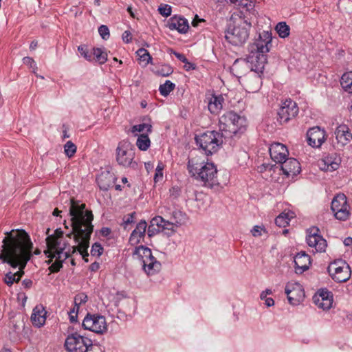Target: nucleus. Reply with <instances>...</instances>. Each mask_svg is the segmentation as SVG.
Listing matches in <instances>:
<instances>
[{"label": "nucleus", "mask_w": 352, "mask_h": 352, "mask_svg": "<svg viewBox=\"0 0 352 352\" xmlns=\"http://www.w3.org/2000/svg\"><path fill=\"white\" fill-rule=\"evenodd\" d=\"M2 243L0 260L19 269L15 273L9 272L5 275L4 282L11 286L14 282L18 283L24 274V269L32 256L33 243L29 234L21 229L5 232Z\"/></svg>", "instance_id": "obj_1"}, {"label": "nucleus", "mask_w": 352, "mask_h": 352, "mask_svg": "<svg viewBox=\"0 0 352 352\" xmlns=\"http://www.w3.org/2000/svg\"><path fill=\"white\" fill-rule=\"evenodd\" d=\"M69 215L72 230L66 234L73 236L77 246L72 247V253L78 251L85 262H88L87 249L89 246L91 235L94 231V215L91 210L86 209L85 204H80L74 198L70 199Z\"/></svg>", "instance_id": "obj_2"}, {"label": "nucleus", "mask_w": 352, "mask_h": 352, "mask_svg": "<svg viewBox=\"0 0 352 352\" xmlns=\"http://www.w3.org/2000/svg\"><path fill=\"white\" fill-rule=\"evenodd\" d=\"M50 229L46 231L47 236L46 238L47 250L44 251L45 254L50 258L48 261L50 263L54 258L56 261L52 263L49 270L50 272H58L63 267V262L70 256V252H64L67 245V242L63 240V232L59 228L54 231V233L50 234Z\"/></svg>", "instance_id": "obj_3"}, {"label": "nucleus", "mask_w": 352, "mask_h": 352, "mask_svg": "<svg viewBox=\"0 0 352 352\" xmlns=\"http://www.w3.org/2000/svg\"><path fill=\"white\" fill-rule=\"evenodd\" d=\"M188 169L189 173L197 180L202 182L206 186L210 188L218 186L217 169L212 162L201 163L197 157L188 160Z\"/></svg>", "instance_id": "obj_4"}, {"label": "nucleus", "mask_w": 352, "mask_h": 352, "mask_svg": "<svg viewBox=\"0 0 352 352\" xmlns=\"http://www.w3.org/2000/svg\"><path fill=\"white\" fill-rule=\"evenodd\" d=\"M251 26V23L248 22L245 17L234 13L230 17L225 38L234 45H242L249 37V30Z\"/></svg>", "instance_id": "obj_5"}, {"label": "nucleus", "mask_w": 352, "mask_h": 352, "mask_svg": "<svg viewBox=\"0 0 352 352\" xmlns=\"http://www.w3.org/2000/svg\"><path fill=\"white\" fill-rule=\"evenodd\" d=\"M245 119L233 111H229L219 119V128L225 136H232L243 132L245 126Z\"/></svg>", "instance_id": "obj_6"}, {"label": "nucleus", "mask_w": 352, "mask_h": 352, "mask_svg": "<svg viewBox=\"0 0 352 352\" xmlns=\"http://www.w3.org/2000/svg\"><path fill=\"white\" fill-rule=\"evenodd\" d=\"M65 346L68 352H91L100 349L98 346L93 344L91 339L78 333H72L67 337Z\"/></svg>", "instance_id": "obj_7"}, {"label": "nucleus", "mask_w": 352, "mask_h": 352, "mask_svg": "<svg viewBox=\"0 0 352 352\" xmlns=\"http://www.w3.org/2000/svg\"><path fill=\"white\" fill-rule=\"evenodd\" d=\"M223 134L216 131H207L196 135L197 144L208 155L218 151L223 143Z\"/></svg>", "instance_id": "obj_8"}, {"label": "nucleus", "mask_w": 352, "mask_h": 352, "mask_svg": "<svg viewBox=\"0 0 352 352\" xmlns=\"http://www.w3.org/2000/svg\"><path fill=\"white\" fill-rule=\"evenodd\" d=\"M134 158L135 149L131 142L127 140L120 142L116 148L118 164L124 167L135 168L137 163Z\"/></svg>", "instance_id": "obj_9"}, {"label": "nucleus", "mask_w": 352, "mask_h": 352, "mask_svg": "<svg viewBox=\"0 0 352 352\" xmlns=\"http://www.w3.org/2000/svg\"><path fill=\"white\" fill-rule=\"evenodd\" d=\"M267 63L266 54L263 53H252L250 52L247 60H236L232 65V69L237 72L239 67L241 66H245L247 68H250L249 63L251 65V71L258 74L262 72L265 65Z\"/></svg>", "instance_id": "obj_10"}, {"label": "nucleus", "mask_w": 352, "mask_h": 352, "mask_svg": "<svg viewBox=\"0 0 352 352\" xmlns=\"http://www.w3.org/2000/svg\"><path fill=\"white\" fill-rule=\"evenodd\" d=\"M331 209L334 217L338 220L346 221L350 216V207L344 194H338L333 197Z\"/></svg>", "instance_id": "obj_11"}, {"label": "nucleus", "mask_w": 352, "mask_h": 352, "mask_svg": "<svg viewBox=\"0 0 352 352\" xmlns=\"http://www.w3.org/2000/svg\"><path fill=\"white\" fill-rule=\"evenodd\" d=\"M328 272L332 278L338 283L347 281L351 273L349 265L343 261L331 263L328 267Z\"/></svg>", "instance_id": "obj_12"}, {"label": "nucleus", "mask_w": 352, "mask_h": 352, "mask_svg": "<svg viewBox=\"0 0 352 352\" xmlns=\"http://www.w3.org/2000/svg\"><path fill=\"white\" fill-rule=\"evenodd\" d=\"M82 327L99 334H102L107 330L105 318L99 315L88 314L83 320Z\"/></svg>", "instance_id": "obj_13"}, {"label": "nucleus", "mask_w": 352, "mask_h": 352, "mask_svg": "<svg viewBox=\"0 0 352 352\" xmlns=\"http://www.w3.org/2000/svg\"><path fill=\"white\" fill-rule=\"evenodd\" d=\"M272 33L268 31H263L254 43L249 46V52L267 54L272 47Z\"/></svg>", "instance_id": "obj_14"}, {"label": "nucleus", "mask_w": 352, "mask_h": 352, "mask_svg": "<svg viewBox=\"0 0 352 352\" xmlns=\"http://www.w3.org/2000/svg\"><path fill=\"white\" fill-rule=\"evenodd\" d=\"M298 113V107L296 102L291 99L285 100L278 111L277 120L280 124L287 123Z\"/></svg>", "instance_id": "obj_15"}, {"label": "nucleus", "mask_w": 352, "mask_h": 352, "mask_svg": "<svg viewBox=\"0 0 352 352\" xmlns=\"http://www.w3.org/2000/svg\"><path fill=\"white\" fill-rule=\"evenodd\" d=\"M289 302L292 305H298L305 298L302 286L298 283H288L285 289Z\"/></svg>", "instance_id": "obj_16"}, {"label": "nucleus", "mask_w": 352, "mask_h": 352, "mask_svg": "<svg viewBox=\"0 0 352 352\" xmlns=\"http://www.w3.org/2000/svg\"><path fill=\"white\" fill-rule=\"evenodd\" d=\"M317 228H312L309 230L307 236V243L309 247L314 248L316 252H324L327 246L326 240L318 234Z\"/></svg>", "instance_id": "obj_17"}, {"label": "nucleus", "mask_w": 352, "mask_h": 352, "mask_svg": "<svg viewBox=\"0 0 352 352\" xmlns=\"http://www.w3.org/2000/svg\"><path fill=\"white\" fill-rule=\"evenodd\" d=\"M241 80L245 90L252 93L257 92L262 84L261 78L258 74L252 72H250Z\"/></svg>", "instance_id": "obj_18"}, {"label": "nucleus", "mask_w": 352, "mask_h": 352, "mask_svg": "<svg viewBox=\"0 0 352 352\" xmlns=\"http://www.w3.org/2000/svg\"><path fill=\"white\" fill-rule=\"evenodd\" d=\"M326 140V132L318 126L310 129L307 132V140L310 146L318 148Z\"/></svg>", "instance_id": "obj_19"}, {"label": "nucleus", "mask_w": 352, "mask_h": 352, "mask_svg": "<svg viewBox=\"0 0 352 352\" xmlns=\"http://www.w3.org/2000/svg\"><path fill=\"white\" fill-rule=\"evenodd\" d=\"M335 135L336 142H334V145L338 148H342L345 145L349 143L352 139V134L349 131V129L346 125L338 126L335 131Z\"/></svg>", "instance_id": "obj_20"}, {"label": "nucleus", "mask_w": 352, "mask_h": 352, "mask_svg": "<svg viewBox=\"0 0 352 352\" xmlns=\"http://www.w3.org/2000/svg\"><path fill=\"white\" fill-rule=\"evenodd\" d=\"M269 151L272 160L276 163L280 164L287 159L286 157L289 154L287 147L284 144L278 142L271 144Z\"/></svg>", "instance_id": "obj_21"}, {"label": "nucleus", "mask_w": 352, "mask_h": 352, "mask_svg": "<svg viewBox=\"0 0 352 352\" xmlns=\"http://www.w3.org/2000/svg\"><path fill=\"white\" fill-rule=\"evenodd\" d=\"M281 170L286 176L294 177L300 173L301 167L297 160L287 158L281 163Z\"/></svg>", "instance_id": "obj_22"}, {"label": "nucleus", "mask_w": 352, "mask_h": 352, "mask_svg": "<svg viewBox=\"0 0 352 352\" xmlns=\"http://www.w3.org/2000/svg\"><path fill=\"white\" fill-rule=\"evenodd\" d=\"M313 299L315 304L322 309H329L333 302L332 296L328 290L318 291Z\"/></svg>", "instance_id": "obj_23"}, {"label": "nucleus", "mask_w": 352, "mask_h": 352, "mask_svg": "<svg viewBox=\"0 0 352 352\" xmlns=\"http://www.w3.org/2000/svg\"><path fill=\"white\" fill-rule=\"evenodd\" d=\"M146 227L147 223L144 220L140 221L137 224L135 229L132 232L129 238V243L132 245H136L143 241Z\"/></svg>", "instance_id": "obj_24"}, {"label": "nucleus", "mask_w": 352, "mask_h": 352, "mask_svg": "<svg viewBox=\"0 0 352 352\" xmlns=\"http://www.w3.org/2000/svg\"><path fill=\"white\" fill-rule=\"evenodd\" d=\"M341 163L340 157L336 153H332L325 157L320 164V168L325 171L337 170Z\"/></svg>", "instance_id": "obj_25"}, {"label": "nucleus", "mask_w": 352, "mask_h": 352, "mask_svg": "<svg viewBox=\"0 0 352 352\" xmlns=\"http://www.w3.org/2000/svg\"><path fill=\"white\" fill-rule=\"evenodd\" d=\"M294 263L296 273L302 274L309 268L311 258L305 252H301L296 255Z\"/></svg>", "instance_id": "obj_26"}, {"label": "nucleus", "mask_w": 352, "mask_h": 352, "mask_svg": "<svg viewBox=\"0 0 352 352\" xmlns=\"http://www.w3.org/2000/svg\"><path fill=\"white\" fill-rule=\"evenodd\" d=\"M166 26L170 30H177L178 32L184 34L186 33L188 28V21L182 17L175 16L171 17L167 22Z\"/></svg>", "instance_id": "obj_27"}, {"label": "nucleus", "mask_w": 352, "mask_h": 352, "mask_svg": "<svg viewBox=\"0 0 352 352\" xmlns=\"http://www.w3.org/2000/svg\"><path fill=\"white\" fill-rule=\"evenodd\" d=\"M46 311L43 305H36L31 316V320L32 324L37 327L43 326L46 320Z\"/></svg>", "instance_id": "obj_28"}, {"label": "nucleus", "mask_w": 352, "mask_h": 352, "mask_svg": "<svg viewBox=\"0 0 352 352\" xmlns=\"http://www.w3.org/2000/svg\"><path fill=\"white\" fill-rule=\"evenodd\" d=\"M133 256L138 259L141 263H148L151 259L155 258L150 248L140 245L135 248Z\"/></svg>", "instance_id": "obj_29"}, {"label": "nucleus", "mask_w": 352, "mask_h": 352, "mask_svg": "<svg viewBox=\"0 0 352 352\" xmlns=\"http://www.w3.org/2000/svg\"><path fill=\"white\" fill-rule=\"evenodd\" d=\"M223 102L224 98L221 95H213L208 102L209 111L214 114L218 113L222 109Z\"/></svg>", "instance_id": "obj_30"}, {"label": "nucleus", "mask_w": 352, "mask_h": 352, "mask_svg": "<svg viewBox=\"0 0 352 352\" xmlns=\"http://www.w3.org/2000/svg\"><path fill=\"white\" fill-rule=\"evenodd\" d=\"M144 271L148 276L153 275L161 269V263L157 261L155 258L151 259L148 263H144L142 264Z\"/></svg>", "instance_id": "obj_31"}, {"label": "nucleus", "mask_w": 352, "mask_h": 352, "mask_svg": "<svg viewBox=\"0 0 352 352\" xmlns=\"http://www.w3.org/2000/svg\"><path fill=\"white\" fill-rule=\"evenodd\" d=\"M340 85L345 91L352 94V72L344 73L342 76Z\"/></svg>", "instance_id": "obj_32"}, {"label": "nucleus", "mask_w": 352, "mask_h": 352, "mask_svg": "<svg viewBox=\"0 0 352 352\" xmlns=\"http://www.w3.org/2000/svg\"><path fill=\"white\" fill-rule=\"evenodd\" d=\"M169 219L173 221L176 227L184 223L186 219V214L180 210H175L170 213Z\"/></svg>", "instance_id": "obj_33"}, {"label": "nucleus", "mask_w": 352, "mask_h": 352, "mask_svg": "<svg viewBox=\"0 0 352 352\" xmlns=\"http://www.w3.org/2000/svg\"><path fill=\"white\" fill-rule=\"evenodd\" d=\"M292 212H282L275 219V223L278 227H286L289 224V221L294 217Z\"/></svg>", "instance_id": "obj_34"}, {"label": "nucleus", "mask_w": 352, "mask_h": 352, "mask_svg": "<svg viewBox=\"0 0 352 352\" xmlns=\"http://www.w3.org/2000/svg\"><path fill=\"white\" fill-rule=\"evenodd\" d=\"M92 60L104 64L107 60V54L100 48L92 49Z\"/></svg>", "instance_id": "obj_35"}, {"label": "nucleus", "mask_w": 352, "mask_h": 352, "mask_svg": "<svg viewBox=\"0 0 352 352\" xmlns=\"http://www.w3.org/2000/svg\"><path fill=\"white\" fill-rule=\"evenodd\" d=\"M111 176H109L108 174L104 175H101L98 179V184L100 189L103 190H108L112 185L111 181Z\"/></svg>", "instance_id": "obj_36"}, {"label": "nucleus", "mask_w": 352, "mask_h": 352, "mask_svg": "<svg viewBox=\"0 0 352 352\" xmlns=\"http://www.w3.org/2000/svg\"><path fill=\"white\" fill-rule=\"evenodd\" d=\"M150 140L148 135L141 134L137 140V146L142 151H146L150 146Z\"/></svg>", "instance_id": "obj_37"}, {"label": "nucleus", "mask_w": 352, "mask_h": 352, "mask_svg": "<svg viewBox=\"0 0 352 352\" xmlns=\"http://www.w3.org/2000/svg\"><path fill=\"white\" fill-rule=\"evenodd\" d=\"M275 30L281 38H286L289 35L290 28L285 22L278 23Z\"/></svg>", "instance_id": "obj_38"}, {"label": "nucleus", "mask_w": 352, "mask_h": 352, "mask_svg": "<svg viewBox=\"0 0 352 352\" xmlns=\"http://www.w3.org/2000/svg\"><path fill=\"white\" fill-rule=\"evenodd\" d=\"M175 87L174 83L170 80H166L165 83L160 86L159 90L162 96H166L175 89Z\"/></svg>", "instance_id": "obj_39"}, {"label": "nucleus", "mask_w": 352, "mask_h": 352, "mask_svg": "<svg viewBox=\"0 0 352 352\" xmlns=\"http://www.w3.org/2000/svg\"><path fill=\"white\" fill-rule=\"evenodd\" d=\"M136 54L139 56L140 60L142 62H144L146 65H148L151 60V56H150L148 52L144 48L139 49Z\"/></svg>", "instance_id": "obj_40"}, {"label": "nucleus", "mask_w": 352, "mask_h": 352, "mask_svg": "<svg viewBox=\"0 0 352 352\" xmlns=\"http://www.w3.org/2000/svg\"><path fill=\"white\" fill-rule=\"evenodd\" d=\"M64 152L68 157H72L76 152V146L71 141H68L64 146Z\"/></svg>", "instance_id": "obj_41"}, {"label": "nucleus", "mask_w": 352, "mask_h": 352, "mask_svg": "<svg viewBox=\"0 0 352 352\" xmlns=\"http://www.w3.org/2000/svg\"><path fill=\"white\" fill-rule=\"evenodd\" d=\"M23 61L25 65H28L30 68L32 69V72L34 74H35L37 77H39L41 79L44 78L43 76H38V74H36V69H37V67H36L35 61L34 60L33 58H32L31 57L27 56V57H25L23 58Z\"/></svg>", "instance_id": "obj_42"}, {"label": "nucleus", "mask_w": 352, "mask_h": 352, "mask_svg": "<svg viewBox=\"0 0 352 352\" xmlns=\"http://www.w3.org/2000/svg\"><path fill=\"white\" fill-rule=\"evenodd\" d=\"M152 126L150 124L142 123L138 125H134L132 128V132H151Z\"/></svg>", "instance_id": "obj_43"}, {"label": "nucleus", "mask_w": 352, "mask_h": 352, "mask_svg": "<svg viewBox=\"0 0 352 352\" xmlns=\"http://www.w3.org/2000/svg\"><path fill=\"white\" fill-rule=\"evenodd\" d=\"M80 54L87 60L92 61V51L88 52V50L85 45H80L78 48Z\"/></svg>", "instance_id": "obj_44"}, {"label": "nucleus", "mask_w": 352, "mask_h": 352, "mask_svg": "<svg viewBox=\"0 0 352 352\" xmlns=\"http://www.w3.org/2000/svg\"><path fill=\"white\" fill-rule=\"evenodd\" d=\"M173 72V68L170 66L168 65H164L157 70V72L160 76H168L170 75Z\"/></svg>", "instance_id": "obj_45"}, {"label": "nucleus", "mask_w": 352, "mask_h": 352, "mask_svg": "<svg viewBox=\"0 0 352 352\" xmlns=\"http://www.w3.org/2000/svg\"><path fill=\"white\" fill-rule=\"evenodd\" d=\"M135 212H132L131 214H128L123 217V222L122 226H123L124 230H126L128 226L134 221V217Z\"/></svg>", "instance_id": "obj_46"}, {"label": "nucleus", "mask_w": 352, "mask_h": 352, "mask_svg": "<svg viewBox=\"0 0 352 352\" xmlns=\"http://www.w3.org/2000/svg\"><path fill=\"white\" fill-rule=\"evenodd\" d=\"M164 222V219L160 216H157L153 218L151 221V223L152 226H157L158 227L157 231H162L163 224Z\"/></svg>", "instance_id": "obj_47"}, {"label": "nucleus", "mask_w": 352, "mask_h": 352, "mask_svg": "<svg viewBox=\"0 0 352 352\" xmlns=\"http://www.w3.org/2000/svg\"><path fill=\"white\" fill-rule=\"evenodd\" d=\"M103 252V248L98 243L93 244L91 250V254L92 256H100Z\"/></svg>", "instance_id": "obj_48"}, {"label": "nucleus", "mask_w": 352, "mask_h": 352, "mask_svg": "<svg viewBox=\"0 0 352 352\" xmlns=\"http://www.w3.org/2000/svg\"><path fill=\"white\" fill-rule=\"evenodd\" d=\"M158 11L161 15L168 17L171 14V7L167 4H162L159 7Z\"/></svg>", "instance_id": "obj_49"}, {"label": "nucleus", "mask_w": 352, "mask_h": 352, "mask_svg": "<svg viewBox=\"0 0 352 352\" xmlns=\"http://www.w3.org/2000/svg\"><path fill=\"white\" fill-rule=\"evenodd\" d=\"M164 164L162 162H160L156 168L155 174L154 175V181L155 182H157L160 179H162L163 177L162 170L164 169Z\"/></svg>", "instance_id": "obj_50"}, {"label": "nucleus", "mask_w": 352, "mask_h": 352, "mask_svg": "<svg viewBox=\"0 0 352 352\" xmlns=\"http://www.w3.org/2000/svg\"><path fill=\"white\" fill-rule=\"evenodd\" d=\"M87 296L84 294H79L76 295L74 298V305L75 307H77V309H78L79 305L82 303H84L87 301Z\"/></svg>", "instance_id": "obj_51"}, {"label": "nucleus", "mask_w": 352, "mask_h": 352, "mask_svg": "<svg viewBox=\"0 0 352 352\" xmlns=\"http://www.w3.org/2000/svg\"><path fill=\"white\" fill-rule=\"evenodd\" d=\"M98 32L103 39L107 40V38H109L110 34L109 28L107 25H102L98 28Z\"/></svg>", "instance_id": "obj_52"}, {"label": "nucleus", "mask_w": 352, "mask_h": 352, "mask_svg": "<svg viewBox=\"0 0 352 352\" xmlns=\"http://www.w3.org/2000/svg\"><path fill=\"white\" fill-rule=\"evenodd\" d=\"M175 227V224L173 223V221H172L170 219L168 220L164 219L162 231L167 230H170L172 232H175V229H174Z\"/></svg>", "instance_id": "obj_53"}, {"label": "nucleus", "mask_w": 352, "mask_h": 352, "mask_svg": "<svg viewBox=\"0 0 352 352\" xmlns=\"http://www.w3.org/2000/svg\"><path fill=\"white\" fill-rule=\"evenodd\" d=\"M180 188L178 186H173L170 189V196L175 199L180 195Z\"/></svg>", "instance_id": "obj_54"}, {"label": "nucleus", "mask_w": 352, "mask_h": 352, "mask_svg": "<svg viewBox=\"0 0 352 352\" xmlns=\"http://www.w3.org/2000/svg\"><path fill=\"white\" fill-rule=\"evenodd\" d=\"M230 2L236 6L247 7L249 0H229Z\"/></svg>", "instance_id": "obj_55"}, {"label": "nucleus", "mask_w": 352, "mask_h": 352, "mask_svg": "<svg viewBox=\"0 0 352 352\" xmlns=\"http://www.w3.org/2000/svg\"><path fill=\"white\" fill-rule=\"evenodd\" d=\"M262 230H265L263 228H261V226H255L252 230H251V233L254 236V237H258V236H261V232Z\"/></svg>", "instance_id": "obj_56"}, {"label": "nucleus", "mask_w": 352, "mask_h": 352, "mask_svg": "<svg viewBox=\"0 0 352 352\" xmlns=\"http://www.w3.org/2000/svg\"><path fill=\"white\" fill-rule=\"evenodd\" d=\"M122 39L124 42L129 43L131 41L132 36L129 31H124L122 34Z\"/></svg>", "instance_id": "obj_57"}, {"label": "nucleus", "mask_w": 352, "mask_h": 352, "mask_svg": "<svg viewBox=\"0 0 352 352\" xmlns=\"http://www.w3.org/2000/svg\"><path fill=\"white\" fill-rule=\"evenodd\" d=\"M173 54L182 63H187V58H186V56L184 54L176 52H174Z\"/></svg>", "instance_id": "obj_58"}, {"label": "nucleus", "mask_w": 352, "mask_h": 352, "mask_svg": "<svg viewBox=\"0 0 352 352\" xmlns=\"http://www.w3.org/2000/svg\"><path fill=\"white\" fill-rule=\"evenodd\" d=\"M99 268H100V264L97 262H94L89 266V270L91 272H96V271L98 270Z\"/></svg>", "instance_id": "obj_59"}, {"label": "nucleus", "mask_w": 352, "mask_h": 352, "mask_svg": "<svg viewBox=\"0 0 352 352\" xmlns=\"http://www.w3.org/2000/svg\"><path fill=\"white\" fill-rule=\"evenodd\" d=\"M22 285L25 288H30L32 285V281L30 279H25L22 282Z\"/></svg>", "instance_id": "obj_60"}, {"label": "nucleus", "mask_w": 352, "mask_h": 352, "mask_svg": "<svg viewBox=\"0 0 352 352\" xmlns=\"http://www.w3.org/2000/svg\"><path fill=\"white\" fill-rule=\"evenodd\" d=\"M265 304L267 307L273 306L274 305V300L272 298H267L265 300Z\"/></svg>", "instance_id": "obj_61"}, {"label": "nucleus", "mask_w": 352, "mask_h": 352, "mask_svg": "<svg viewBox=\"0 0 352 352\" xmlns=\"http://www.w3.org/2000/svg\"><path fill=\"white\" fill-rule=\"evenodd\" d=\"M111 233V230L108 228H102L101 230V234L102 236H107Z\"/></svg>", "instance_id": "obj_62"}, {"label": "nucleus", "mask_w": 352, "mask_h": 352, "mask_svg": "<svg viewBox=\"0 0 352 352\" xmlns=\"http://www.w3.org/2000/svg\"><path fill=\"white\" fill-rule=\"evenodd\" d=\"M200 21H204V20L203 19H199L197 15H196L195 19L192 21V25L195 27V26L197 25L198 22H200Z\"/></svg>", "instance_id": "obj_63"}, {"label": "nucleus", "mask_w": 352, "mask_h": 352, "mask_svg": "<svg viewBox=\"0 0 352 352\" xmlns=\"http://www.w3.org/2000/svg\"><path fill=\"white\" fill-rule=\"evenodd\" d=\"M38 42L36 41H33L30 43V50H35L37 47Z\"/></svg>", "instance_id": "obj_64"}]
</instances>
